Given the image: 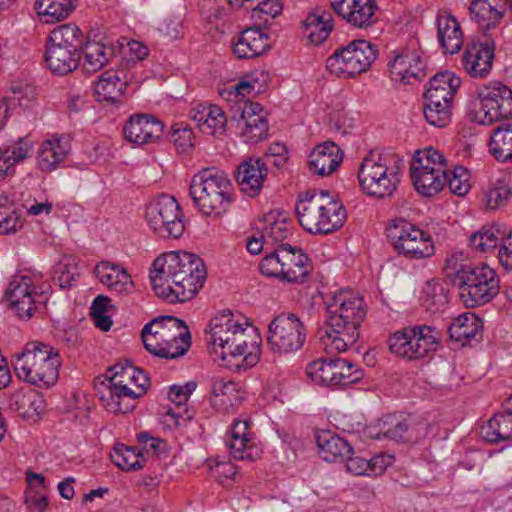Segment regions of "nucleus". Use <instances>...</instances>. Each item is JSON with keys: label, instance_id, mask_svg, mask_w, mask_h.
Segmentation results:
<instances>
[{"label": "nucleus", "instance_id": "3c124183", "mask_svg": "<svg viewBox=\"0 0 512 512\" xmlns=\"http://www.w3.org/2000/svg\"><path fill=\"white\" fill-rule=\"evenodd\" d=\"M473 267L464 252L453 251L446 257L443 270L445 276L450 279L452 284L458 287L465 278V275H467Z\"/></svg>", "mask_w": 512, "mask_h": 512}, {"label": "nucleus", "instance_id": "a18cd8bd", "mask_svg": "<svg viewBox=\"0 0 512 512\" xmlns=\"http://www.w3.org/2000/svg\"><path fill=\"white\" fill-rule=\"evenodd\" d=\"M113 55V49L100 42H87L83 48V69L94 73L104 67Z\"/></svg>", "mask_w": 512, "mask_h": 512}, {"label": "nucleus", "instance_id": "864d4df0", "mask_svg": "<svg viewBox=\"0 0 512 512\" xmlns=\"http://www.w3.org/2000/svg\"><path fill=\"white\" fill-rule=\"evenodd\" d=\"M32 99H34V89L28 86L15 88L12 97L0 96V130L6 124L10 112L16 104L27 106Z\"/></svg>", "mask_w": 512, "mask_h": 512}, {"label": "nucleus", "instance_id": "338daca9", "mask_svg": "<svg viewBox=\"0 0 512 512\" xmlns=\"http://www.w3.org/2000/svg\"><path fill=\"white\" fill-rule=\"evenodd\" d=\"M12 401L15 405V409L24 418H30L33 417L34 414H39V406L36 404L37 402L40 403V400H37L33 394L17 392L13 395Z\"/></svg>", "mask_w": 512, "mask_h": 512}, {"label": "nucleus", "instance_id": "0e129e2a", "mask_svg": "<svg viewBox=\"0 0 512 512\" xmlns=\"http://www.w3.org/2000/svg\"><path fill=\"white\" fill-rule=\"evenodd\" d=\"M470 175L463 166L455 167L450 174L447 173L446 184L451 193L464 196L470 189Z\"/></svg>", "mask_w": 512, "mask_h": 512}, {"label": "nucleus", "instance_id": "6ab92c4d", "mask_svg": "<svg viewBox=\"0 0 512 512\" xmlns=\"http://www.w3.org/2000/svg\"><path fill=\"white\" fill-rule=\"evenodd\" d=\"M262 112L260 104L255 102H242L236 106V111L231 116L236 121L240 137L246 143H258L268 136L269 126Z\"/></svg>", "mask_w": 512, "mask_h": 512}, {"label": "nucleus", "instance_id": "4c0bfd02", "mask_svg": "<svg viewBox=\"0 0 512 512\" xmlns=\"http://www.w3.org/2000/svg\"><path fill=\"white\" fill-rule=\"evenodd\" d=\"M237 399L238 388L234 381L223 378L212 380L210 403L215 410L226 413L234 407Z\"/></svg>", "mask_w": 512, "mask_h": 512}, {"label": "nucleus", "instance_id": "1a4fd4ad", "mask_svg": "<svg viewBox=\"0 0 512 512\" xmlns=\"http://www.w3.org/2000/svg\"><path fill=\"white\" fill-rule=\"evenodd\" d=\"M259 269L268 277L280 278L289 283H302L309 276L312 265L301 248L281 244L261 260Z\"/></svg>", "mask_w": 512, "mask_h": 512}, {"label": "nucleus", "instance_id": "5fc2aeb1", "mask_svg": "<svg viewBox=\"0 0 512 512\" xmlns=\"http://www.w3.org/2000/svg\"><path fill=\"white\" fill-rule=\"evenodd\" d=\"M421 302L428 311L438 312L448 303L447 292L440 282L428 281L423 287Z\"/></svg>", "mask_w": 512, "mask_h": 512}, {"label": "nucleus", "instance_id": "4be33fe9", "mask_svg": "<svg viewBox=\"0 0 512 512\" xmlns=\"http://www.w3.org/2000/svg\"><path fill=\"white\" fill-rule=\"evenodd\" d=\"M123 133L125 138L136 145L158 143L164 133V124L149 114H137L127 120Z\"/></svg>", "mask_w": 512, "mask_h": 512}, {"label": "nucleus", "instance_id": "20e7f679", "mask_svg": "<svg viewBox=\"0 0 512 512\" xmlns=\"http://www.w3.org/2000/svg\"><path fill=\"white\" fill-rule=\"evenodd\" d=\"M295 212L300 225L312 234H329L340 229L347 216L342 203L324 190L301 193Z\"/></svg>", "mask_w": 512, "mask_h": 512}, {"label": "nucleus", "instance_id": "de8ad7c7", "mask_svg": "<svg viewBox=\"0 0 512 512\" xmlns=\"http://www.w3.org/2000/svg\"><path fill=\"white\" fill-rule=\"evenodd\" d=\"M30 141L20 138L2 149H0V176H6L10 168L28 157L31 150Z\"/></svg>", "mask_w": 512, "mask_h": 512}, {"label": "nucleus", "instance_id": "0eeeda50", "mask_svg": "<svg viewBox=\"0 0 512 512\" xmlns=\"http://www.w3.org/2000/svg\"><path fill=\"white\" fill-rule=\"evenodd\" d=\"M233 186L227 174L216 169H204L191 180L189 193L198 210L206 215L219 217L232 203Z\"/></svg>", "mask_w": 512, "mask_h": 512}, {"label": "nucleus", "instance_id": "603ef678", "mask_svg": "<svg viewBox=\"0 0 512 512\" xmlns=\"http://www.w3.org/2000/svg\"><path fill=\"white\" fill-rule=\"evenodd\" d=\"M503 235L496 225L483 226L470 236V246L481 253H489L498 247Z\"/></svg>", "mask_w": 512, "mask_h": 512}, {"label": "nucleus", "instance_id": "cd10ccee", "mask_svg": "<svg viewBox=\"0 0 512 512\" xmlns=\"http://www.w3.org/2000/svg\"><path fill=\"white\" fill-rule=\"evenodd\" d=\"M189 116L205 134L222 135L226 130L227 117L217 105L196 104L190 109Z\"/></svg>", "mask_w": 512, "mask_h": 512}, {"label": "nucleus", "instance_id": "412c9836", "mask_svg": "<svg viewBox=\"0 0 512 512\" xmlns=\"http://www.w3.org/2000/svg\"><path fill=\"white\" fill-rule=\"evenodd\" d=\"M334 12L350 25L367 28L377 21L375 0H329Z\"/></svg>", "mask_w": 512, "mask_h": 512}, {"label": "nucleus", "instance_id": "39448f33", "mask_svg": "<svg viewBox=\"0 0 512 512\" xmlns=\"http://www.w3.org/2000/svg\"><path fill=\"white\" fill-rule=\"evenodd\" d=\"M12 364L18 379L39 388H48L58 380L62 359L53 346L31 341L12 356Z\"/></svg>", "mask_w": 512, "mask_h": 512}, {"label": "nucleus", "instance_id": "79ce46f5", "mask_svg": "<svg viewBox=\"0 0 512 512\" xmlns=\"http://www.w3.org/2000/svg\"><path fill=\"white\" fill-rule=\"evenodd\" d=\"M306 374L316 385L324 387L337 386L336 358H320L310 362L306 367Z\"/></svg>", "mask_w": 512, "mask_h": 512}, {"label": "nucleus", "instance_id": "6e6d98bb", "mask_svg": "<svg viewBox=\"0 0 512 512\" xmlns=\"http://www.w3.org/2000/svg\"><path fill=\"white\" fill-rule=\"evenodd\" d=\"M452 104L440 102V104L425 101L423 114L427 122L435 127H445L451 121Z\"/></svg>", "mask_w": 512, "mask_h": 512}, {"label": "nucleus", "instance_id": "f257e3e1", "mask_svg": "<svg viewBox=\"0 0 512 512\" xmlns=\"http://www.w3.org/2000/svg\"><path fill=\"white\" fill-rule=\"evenodd\" d=\"M206 276L203 260L185 251H172L157 257L150 271L156 295L170 303L192 299L202 288Z\"/></svg>", "mask_w": 512, "mask_h": 512}, {"label": "nucleus", "instance_id": "2f4dec72", "mask_svg": "<svg viewBox=\"0 0 512 512\" xmlns=\"http://www.w3.org/2000/svg\"><path fill=\"white\" fill-rule=\"evenodd\" d=\"M320 457L327 462L344 461L353 454V447L344 438L330 430L318 431L315 435Z\"/></svg>", "mask_w": 512, "mask_h": 512}, {"label": "nucleus", "instance_id": "680f3d73", "mask_svg": "<svg viewBox=\"0 0 512 512\" xmlns=\"http://www.w3.org/2000/svg\"><path fill=\"white\" fill-rule=\"evenodd\" d=\"M23 227L20 213L11 204H0V234L8 235Z\"/></svg>", "mask_w": 512, "mask_h": 512}, {"label": "nucleus", "instance_id": "052dcab7", "mask_svg": "<svg viewBox=\"0 0 512 512\" xmlns=\"http://www.w3.org/2000/svg\"><path fill=\"white\" fill-rule=\"evenodd\" d=\"M425 166L430 170L434 168L447 170V162L444 156L433 147L417 151L413 156L411 167Z\"/></svg>", "mask_w": 512, "mask_h": 512}, {"label": "nucleus", "instance_id": "49530a36", "mask_svg": "<svg viewBox=\"0 0 512 512\" xmlns=\"http://www.w3.org/2000/svg\"><path fill=\"white\" fill-rule=\"evenodd\" d=\"M76 0H36L37 13L45 18L46 22H57L67 18L75 9Z\"/></svg>", "mask_w": 512, "mask_h": 512}, {"label": "nucleus", "instance_id": "a19ab883", "mask_svg": "<svg viewBox=\"0 0 512 512\" xmlns=\"http://www.w3.org/2000/svg\"><path fill=\"white\" fill-rule=\"evenodd\" d=\"M413 359H420L427 356L430 352L435 351L439 341L440 333L431 326H414L411 327Z\"/></svg>", "mask_w": 512, "mask_h": 512}, {"label": "nucleus", "instance_id": "e2e57ef3", "mask_svg": "<svg viewBox=\"0 0 512 512\" xmlns=\"http://www.w3.org/2000/svg\"><path fill=\"white\" fill-rule=\"evenodd\" d=\"M336 371H337V386H347L360 381L363 377V372L354 363L336 358Z\"/></svg>", "mask_w": 512, "mask_h": 512}, {"label": "nucleus", "instance_id": "7c9ffc66", "mask_svg": "<svg viewBox=\"0 0 512 512\" xmlns=\"http://www.w3.org/2000/svg\"><path fill=\"white\" fill-rule=\"evenodd\" d=\"M424 430V424L417 427L416 425H412L409 417H406L403 414H394L386 416L376 438L379 439L380 435H382L383 437L396 441L418 440L424 435L422 433Z\"/></svg>", "mask_w": 512, "mask_h": 512}, {"label": "nucleus", "instance_id": "2eb2a0df", "mask_svg": "<svg viewBox=\"0 0 512 512\" xmlns=\"http://www.w3.org/2000/svg\"><path fill=\"white\" fill-rule=\"evenodd\" d=\"M305 340L306 327L294 313H281L269 325L267 342L274 353L288 354L298 351Z\"/></svg>", "mask_w": 512, "mask_h": 512}, {"label": "nucleus", "instance_id": "c03bdc74", "mask_svg": "<svg viewBox=\"0 0 512 512\" xmlns=\"http://www.w3.org/2000/svg\"><path fill=\"white\" fill-rule=\"evenodd\" d=\"M483 438L490 443L512 440V411L497 414L482 427Z\"/></svg>", "mask_w": 512, "mask_h": 512}, {"label": "nucleus", "instance_id": "a211bd4d", "mask_svg": "<svg viewBox=\"0 0 512 512\" xmlns=\"http://www.w3.org/2000/svg\"><path fill=\"white\" fill-rule=\"evenodd\" d=\"M10 307L19 318L29 319L34 312L46 303L48 296L45 291L38 292L28 275H15L5 291Z\"/></svg>", "mask_w": 512, "mask_h": 512}, {"label": "nucleus", "instance_id": "c9c22d12", "mask_svg": "<svg viewBox=\"0 0 512 512\" xmlns=\"http://www.w3.org/2000/svg\"><path fill=\"white\" fill-rule=\"evenodd\" d=\"M410 175L416 190L425 196L437 194L446 185L447 170H430L425 166L411 167Z\"/></svg>", "mask_w": 512, "mask_h": 512}, {"label": "nucleus", "instance_id": "423d86ee", "mask_svg": "<svg viewBox=\"0 0 512 512\" xmlns=\"http://www.w3.org/2000/svg\"><path fill=\"white\" fill-rule=\"evenodd\" d=\"M403 167V158L394 152H371L363 159L358 170L360 187L369 196L380 199L390 197L399 185Z\"/></svg>", "mask_w": 512, "mask_h": 512}, {"label": "nucleus", "instance_id": "9b49d317", "mask_svg": "<svg viewBox=\"0 0 512 512\" xmlns=\"http://www.w3.org/2000/svg\"><path fill=\"white\" fill-rule=\"evenodd\" d=\"M387 236L395 250L406 258L424 259L434 254L431 235L404 218H396L390 222Z\"/></svg>", "mask_w": 512, "mask_h": 512}, {"label": "nucleus", "instance_id": "69168bd1", "mask_svg": "<svg viewBox=\"0 0 512 512\" xmlns=\"http://www.w3.org/2000/svg\"><path fill=\"white\" fill-rule=\"evenodd\" d=\"M170 140L180 152H186L194 146L193 131L183 122L175 123L171 127Z\"/></svg>", "mask_w": 512, "mask_h": 512}, {"label": "nucleus", "instance_id": "f03ea898", "mask_svg": "<svg viewBox=\"0 0 512 512\" xmlns=\"http://www.w3.org/2000/svg\"><path fill=\"white\" fill-rule=\"evenodd\" d=\"M209 334V343L215 352L220 349L223 360L241 357V362L234 364L237 368L246 369L259 361L261 338L256 328L240 313L227 310L213 317Z\"/></svg>", "mask_w": 512, "mask_h": 512}, {"label": "nucleus", "instance_id": "58836bf2", "mask_svg": "<svg viewBox=\"0 0 512 512\" xmlns=\"http://www.w3.org/2000/svg\"><path fill=\"white\" fill-rule=\"evenodd\" d=\"M332 21V15L327 11L317 10L309 14L303 22L306 37L315 45L321 44L332 31Z\"/></svg>", "mask_w": 512, "mask_h": 512}, {"label": "nucleus", "instance_id": "8fccbe9b", "mask_svg": "<svg viewBox=\"0 0 512 512\" xmlns=\"http://www.w3.org/2000/svg\"><path fill=\"white\" fill-rule=\"evenodd\" d=\"M80 275L77 258L64 255L55 265L52 280L60 288H70Z\"/></svg>", "mask_w": 512, "mask_h": 512}, {"label": "nucleus", "instance_id": "09e8293b", "mask_svg": "<svg viewBox=\"0 0 512 512\" xmlns=\"http://www.w3.org/2000/svg\"><path fill=\"white\" fill-rule=\"evenodd\" d=\"M111 461L123 471H135L144 466L145 459L134 447L117 444L110 453Z\"/></svg>", "mask_w": 512, "mask_h": 512}, {"label": "nucleus", "instance_id": "aec40b11", "mask_svg": "<svg viewBox=\"0 0 512 512\" xmlns=\"http://www.w3.org/2000/svg\"><path fill=\"white\" fill-rule=\"evenodd\" d=\"M390 77L401 84H410L412 80L420 81L425 75V64L419 50L404 48L394 51L388 63Z\"/></svg>", "mask_w": 512, "mask_h": 512}, {"label": "nucleus", "instance_id": "6e6552de", "mask_svg": "<svg viewBox=\"0 0 512 512\" xmlns=\"http://www.w3.org/2000/svg\"><path fill=\"white\" fill-rule=\"evenodd\" d=\"M83 43L84 34L77 25L68 23L54 28L45 53L48 68L58 75L74 71L79 65Z\"/></svg>", "mask_w": 512, "mask_h": 512}, {"label": "nucleus", "instance_id": "72a5a7b5", "mask_svg": "<svg viewBox=\"0 0 512 512\" xmlns=\"http://www.w3.org/2000/svg\"><path fill=\"white\" fill-rule=\"evenodd\" d=\"M341 161L340 148L332 142H326L318 145L311 152L309 167L314 174L327 176L338 168Z\"/></svg>", "mask_w": 512, "mask_h": 512}, {"label": "nucleus", "instance_id": "393cba45", "mask_svg": "<svg viewBox=\"0 0 512 512\" xmlns=\"http://www.w3.org/2000/svg\"><path fill=\"white\" fill-rule=\"evenodd\" d=\"M228 447L235 459L253 461L260 457L261 451L255 443L254 434L250 432L248 419L234 421Z\"/></svg>", "mask_w": 512, "mask_h": 512}, {"label": "nucleus", "instance_id": "7ed1b4c3", "mask_svg": "<svg viewBox=\"0 0 512 512\" xmlns=\"http://www.w3.org/2000/svg\"><path fill=\"white\" fill-rule=\"evenodd\" d=\"M365 316L361 296L348 289L336 292L327 303L325 326L317 332L324 350L341 353L354 345Z\"/></svg>", "mask_w": 512, "mask_h": 512}, {"label": "nucleus", "instance_id": "9d476101", "mask_svg": "<svg viewBox=\"0 0 512 512\" xmlns=\"http://www.w3.org/2000/svg\"><path fill=\"white\" fill-rule=\"evenodd\" d=\"M377 49L366 40H354L328 57L326 67L339 78H353L366 72L377 57Z\"/></svg>", "mask_w": 512, "mask_h": 512}, {"label": "nucleus", "instance_id": "774afa93", "mask_svg": "<svg viewBox=\"0 0 512 512\" xmlns=\"http://www.w3.org/2000/svg\"><path fill=\"white\" fill-rule=\"evenodd\" d=\"M288 160V150L283 143H273L271 144L266 153L265 160L267 164H271L277 169H281L285 166Z\"/></svg>", "mask_w": 512, "mask_h": 512}, {"label": "nucleus", "instance_id": "13d9d810", "mask_svg": "<svg viewBox=\"0 0 512 512\" xmlns=\"http://www.w3.org/2000/svg\"><path fill=\"white\" fill-rule=\"evenodd\" d=\"M388 343L389 349L393 354L409 360L413 359L411 327L395 332L390 336Z\"/></svg>", "mask_w": 512, "mask_h": 512}, {"label": "nucleus", "instance_id": "f3484780", "mask_svg": "<svg viewBox=\"0 0 512 512\" xmlns=\"http://www.w3.org/2000/svg\"><path fill=\"white\" fill-rule=\"evenodd\" d=\"M191 345V335L184 321L168 324L166 330L157 336H146L145 349L152 355L164 359H176L183 356Z\"/></svg>", "mask_w": 512, "mask_h": 512}, {"label": "nucleus", "instance_id": "c756f323", "mask_svg": "<svg viewBox=\"0 0 512 512\" xmlns=\"http://www.w3.org/2000/svg\"><path fill=\"white\" fill-rule=\"evenodd\" d=\"M507 8V0H472L469 11L478 25L489 31L498 26Z\"/></svg>", "mask_w": 512, "mask_h": 512}, {"label": "nucleus", "instance_id": "473e14b6", "mask_svg": "<svg viewBox=\"0 0 512 512\" xmlns=\"http://www.w3.org/2000/svg\"><path fill=\"white\" fill-rule=\"evenodd\" d=\"M460 83V78L448 71L434 75L424 94L425 101L437 104L445 101L446 104L453 105V99Z\"/></svg>", "mask_w": 512, "mask_h": 512}, {"label": "nucleus", "instance_id": "e433bc0d", "mask_svg": "<svg viewBox=\"0 0 512 512\" xmlns=\"http://www.w3.org/2000/svg\"><path fill=\"white\" fill-rule=\"evenodd\" d=\"M127 83L120 77L118 71L107 70L103 72L94 85V92L98 101L116 103L120 100Z\"/></svg>", "mask_w": 512, "mask_h": 512}, {"label": "nucleus", "instance_id": "dca6fc26", "mask_svg": "<svg viewBox=\"0 0 512 512\" xmlns=\"http://www.w3.org/2000/svg\"><path fill=\"white\" fill-rule=\"evenodd\" d=\"M480 106L475 118L482 125H490L512 116V90L501 82H491L478 89Z\"/></svg>", "mask_w": 512, "mask_h": 512}, {"label": "nucleus", "instance_id": "5701e85b", "mask_svg": "<svg viewBox=\"0 0 512 512\" xmlns=\"http://www.w3.org/2000/svg\"><path fill=\"white\" fill-rule=\"evenodd\" d=\"M483 41L470 44L462 58V65L465 71L473 78L486 77L494 59V40L485 33Z\"/></svg>", "mask_w": 512, "mask_h": 512}, {"label": "nucleus", "instance_id": "c85d7f7f", "mask_svg": "<svg viewBox=\"0 0 512 512\" xmlns=\"http://www.w3.org/2000/svg\"><path fill=\"white\" fill-rule=\"evenodd\" d=\"M94 273L102 284L118 295L129 294L134 289L131 276L119 265L109 261H101L95 266Z\"/></svg>", "mask_w": 512, "mask_h": 512}, {"label": "nucleus", "instance_id": "37998d69", "mask_svg": "<svg viewBox=\"0 0 512 512\" xmlns=\"http://www.w3.org/2000/svg\"><path fill=\"white\" fill-rule=\"evenodd\" d=\"M491 154L500 162L512 161V122L499 125L490 137Z\"/></svg>", "mask_w": 512, "mask_h": 512}, {"label": "nucleus", "instance_id": "b1692460", "mask_svg": "<svg viewBox=\"0 0 512 512\" xmlns=\"http://www.w3.org/2000/svg\"><path fill=\"white\" fill-rule=\"evenodd\" d=\"M71 151V138L67 134H54L43 141L38 149L37 162L44 172L57 169Z\"/></svg>", "mask_w": 512, "mask_h": 512}, {"label": "nucleus", "instance_id": "4d7b16f0", "mask_svg": "<svg viewBox=\"0 0 512 512\" xmlns=\"http://www.w3.org/2000/svg\"><path fill=\"white\" fill-rule=\"evenodd\" d=\"M268 225L263 229V237L266 239V245L284 244L283 241L288 239L292 233V227L285 218H279L274 221L267 220Z\"/></svg>", "mask_w": 512, "mask_h": 512}, {"label": "nucleus", "instance_id": "4468645a", "mask_svg": "<svg viewBox=\"0 0 512 512\" xmlns=\"http://www.w3.org/2000/svg\"><path fill=\"white\" fill-rule=\"evenodd\" d=\"M459 297L466 307L484 305L500 291V279L494 269L486 264L474 266L457 287Z\"/></svg>", "mask_w": 512, "mask_h": 512}, {"label": "nucleus", "instance_id": "f8f14e48", "mask_svg": "<svg viewBox=\"0 0 512 512\" xmlns=\"http://www.w3.org/2000/svg\"><path fill=\"white\" fill-rule=\"evenodd\" d=\"M145 220L162 238L177 239L185 230L180 205L174 197L167 194H161L147 204Z\"/></svg>", "mask_w": 512, "mask_h": 512}, {"label": "nucleus", "instance_id": "bb28decb", "mask_svg": "<svg viewBox=\"0 0 512 512\" xmlns=\"http://www.w3.org/2000/svg\"><path fill=\"white\" fill-rule=\"evenodd\" d=\"M266 176L264 159L249 158L238 166L236 181L246 195L254 197L260 193Z\"/></svg>", "mask_w": 512, "mask_h": 512}, {"label": "nucleus", "instance_id": "ddd939ff", "mask_svg": "<svg viewBox=\"0 0 512 512\" xmlns=\"http://www.w3.org/2000/svg\"><path fill=\"white\" fill-rule=\"evenodd\" d=\"M108 384L99 390V399L103 407L111 413H128L135 407L125 399L131 391L135 366L129 363H117L108 369Z\"/></svg>", "mask_w": 512, "mask_h": 512}, {"label": "nucleus", "instance_id": "a878e982", "mask_svg": "<svg viewBox=\"0 0 512 512\" xmlns=\"http://www.w3.org/2000/svg\"><path fill=\"white\" fill-rule=\"evenodd\" d=\"M437 38L445 53L455 54L463 46V31L457 18L448 10L438 11L435 18Z\"/></svg>", "mask_w": 512, "mask_h": 512}, {"label": "nucleus", "instance_id": "ea45409f", "mask_svg": "<svg viewBox=\"0 0 512 512\" xmlns=\"http://www.w3.org/2000/svg\"><path fill=\"white\" fill-rule=\"evenodd\" d=\"M482 322L473 313H464L453 320L448 327L450 338L456 342H462L475 339L481 334Z\"/></svg>", "mask_w": 512, "mask_h": 512}, {"label": "nucleus", "instance_id": "bf43d9fd", "mask_svg": "<svg viewBox=\"0 0 512 512\" xmlns=\"http://www.w3.org/2000/svg\"><path fill=\"white\" fill-rule=\"evenodd\" d=\"M511 193V188L504 181L498 180L492 183L484 194L486 207L495 210L506 205Z\"/></svg>", "mask_w": 512, "mask_h": 512}, {"label": "nucleus", "instance_id": "f704fd0d", "mask_svg": "<svg viewBox=\"0 0 512 512\" xmlns=\"http://www.w3.org/2000/svg\"><path fill=\"white\" fill-rule=\"evenodd\" d=\"M268 36L260 28L245 29L233 44V52L240 59H251L268 48Z\"/></svg>", "mask_w": 512, "mask_h": 512}]
</instances>
